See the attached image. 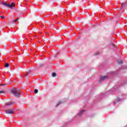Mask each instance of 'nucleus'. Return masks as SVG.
Listing matches in <instances>:
<instances>
[{
	"instance_id": "1",
	"label": "nucleus",
	"mask_w": 127,
	"mask_h": 127,
	"mask_svg": "<svg viewBox=\"0 0 127 127\" xmlns=\"http://www.w3.org/2000/svg\"><path fill=\"white\" fill-rule=\"evenodd\" d=\"M12 94L15 96L16 98H18L20 96V90L19 89H16L15 88H13L11 90Z\"/></svg>"
},
{
	"instance_id": "2",
	"label": "nucleus",
	"mask_w": 127,
	"mask_h": 127,
	"mask_svg": "<svg viewBox=\"0 0 127 127\" xmlns=\"http://www.w3.org/2000/svg\"><path fill=\"white\" fill-rule=\"evenodd\" d=\"M1 4L8 8H12V7H14V6H15V4L13 2H11V4H8L6 2H2L1 3Z\"/></svg>"
},
{
	"instance_id": "3",
	"label": "nucleus",
	"mask_w": 127,
	"mask_h": 127,
	"mask_svg": "<svg viewBox=\"0 0 127 127\" xmlns=\"http://www.w3.org/2000/svg\"><path fill=\"white\" fill-rule=\"evenodd\" d=\"M4 112L5 113H6V114H10L11 115L12 114H14V111L10 109L5 110Z\"/></svg>"
},
{
	"instance_id": "4",
	"label": "nucleus",
	"mask_w": 127,
	"mask_h": 127,
	"mask_svg": "<svg viewBox=\"0 0 127 127\" xmlns=\"http://www.w3.org/2000/svg\"><path fill=\"white\" fill-rule=\"evenodd\" d=\"M13 105V102L11 101H9L5 104V106L6 107H10V106H12Z\"/></svg>"
},
{
	"instance_id": "5",
	"label": "nucleus",
	"mask_w": 127,
	"mask_h": 127,
	"mask_svg": "<svg viewBox=\"0 0 127 127\" xmlns=\"http://www.w3.org/2000/svg\"><path fill=\"white\" fill-rule=\"evenodd\" d=\"M108 77L104 76H101V80L104 81V80H106V79H107Z\"/></svg>"
},
{
	"instance_id": "6",
	"label": "nucleus",
	"mask_w": 127,
	"mask_h": 127,
	"mask_svg": "<svg viewBox=\"0 0 127 127\" xmlns=\"http://www.w3.org/2000/svg\"><path fill=\"white\" fill-rule=\"evenodd\" d=\"M85 112V110H82L79 112V113L78 114V116H81L83 113Z\"/></svg>"
},
{
	"instance_id": "7",
	"label": "nucleus",
	"mask_w": 127,
	"mask_h": 127,
	"mask_svg": "<svg viewBox=\"0 0 127 127\" xmlns=\"http://www.w3.org/2000/svg\"><path fill=\"white\" fill-rule=\"evenodd\" d=\"M9 66V64L7 63L5 64L4 65V67H5L6 68H7V67H8Z\"/></svg>"
},
{
	"instance_id": "8",
	"label": "nucleus",
	"mask_w": 127,
	"mask_h": 127,
	"mask_svg": "<svg viewBox=\"0 0 127 127\" xmlns=\"http://www.w3.org/2000/svg\"><path fill=\"white\" fill-rule=\"evenodd\" d=\"M118 63L119 64H123V61H121V60L118 61Z\"/></svg>"
},
{
	"instance_id": "9",
	"label": "nucleus",
	"mask_w": 127,
	"mask_h": 127,
	"mask_svg": "<svg viewBox=\"0 0 127 127\" xmlns=\"http://www.w3.org/2000/svg\"><path fill=\"white\" fill-rule=\"evenodd\" d=\"M8 83H5V84H0V86H7Z\"/></svg>"
},
{
	"instance_id": "10",
	"label": "nucleus",
	"mask_w": 127,
	"mask_h": 127,
	"mask_svg": "<svg viewBox=\"0 0 127 127\" xmlns=\"http://www.w3.org/2000/svg\"><path fill=\"white\" fill-rule=\"evenodd\" d=\"M34 92L35 93V94H37L38 93V90L35 89L34 91Z\"/></svg>"
},
{
	"instance_id": "11",
	"label": "nucleus",
	"mask_w": 127,
	"mask_h": 127,
	"mask_svg": "<svg viewBox=\"0 0 127 127\" xmlns=\"http://www.w3.org/2000/svg\"><path fill=\"white\" fill-rule=\"evenodd\" d=\"M5 91H0V94H5Z\"/></svg>"
},
{
	"instance_id": "12",
	"label": "nucleus",
	"mask_w": 127,
	"mask_h": 127,
	"mask_svg": "<svg viewBox=\"0 0 127 127\" xmlns=\"http://www.w3.org/2000/svg\"><path fill=\"white\" fill-rule=\"evenodd\" d=\"M29 73H30V70H28V71L27 72V73H26L25 76H28V74H29Z\"/></svg>"
},
{
	"instance_id": "13",
	"label": "nucleus",
	"mask_w": 127,
	"mask_h": 127,
	"mask_svg": "<svg viewBox=\"0 0 127 127\" xmlns=\"http://www.w3.org/2000/svg\"><path fill=\"white\" fill-rule=\"evenodd\" d=\"M52 76H53V77H56V73L53 72V73H52Z\"/></svg>"
},
{
	"instance_id": "14",
	"label": "nucleus",
	"mask_w": 127,
	"mask_h": 127,
	"mask_svg": "<svg viewBox=\"0 0 127 127\" xmlns=\"http://www.w3.org/2000/svg\"><path fill=\"white\" fill-rule=\"evenodd\" d=\"M125 4V2H122V3H121V7H123L124 6Z\"/></svg>"
},
{
	"instance_id": "15",
	"label": "nucleus",
	"mask_w": 127,
	"mask_h": 127,
	"mask_svg": "<svg viewBox=\"0 0 127 127\" xmlns=\"http://www.w3.org/2000/svg\"><path fill=\"white\" fill-rule=\"evenodd\" d=\"M16 21H17L16 19L13 20L12 22H13V23H15V22H16Z\"/></svg>"
},
{
	"instance_id": "16",
	"label": "nucleus",
	"mask_w": 127,
	"mask_h": 127,
	"mask_svg": "<svg viewBox=\"0 0 127 127\" xmlns=\"http://www.w3.org/2000/svg\"><path fill=\"white\" fill-rule=\"evenodd\" d=\"M120 101H121V99L118 98V99H117V103H118V102H120Z\"/></svg>"
},
{
	"instance_id": "17",
	"label": "nucleus",
	"mask_w": 127,
	"mask_h": 127,
	"mask_svg": "<svg viewBox=\"0 0 127 127\" xmlns=\"http://www.w3.org/2000/svg\"><path fill=\"white\" fill-rule=\"evenodd\" d=\"M0 17H1V18L3 19V18H4V16H1Z\"/></svg>"
},
{
	"instance_id": "18",
	"label": "nucleus",
	"mask_w": 127,
	"mask_h": 127,
	"mask_svg": "<svg viewBox=\"0 0 127 127\" xmlns=\"http://www.w3.org/2000/svg\"><path fill=\"white\" fill-rule=\"evenodd\" d=\"M16 20V21H17V20H19V18H18V17L17 18Z\"/></svg>"
},
{
	"instance_id": "19",
	"label": "nucleus",
	"mask_w": 127,
	"mask_h": 127,
	"mask_svg": "<svg viewBox=\"0 0 127 127\" xmlns=\"http://www.w3.org/2000/svg\"><path fill=\"white\" fill-rule=\"evenodd\" d=\"M115 104H117V102H115Z\"/></svg>"
},
{
	"instance_id": "20",
	"label": "nucleus",
	"mask_w": 127,
	"mask_h": 127,
	"mask_svg": "<svg viewBox=\"0 0 127 127\" xmlns=\"http://www.w3.org/2000/svg\"><path fill=\"white\" fill-rule=\"evenodd\" d=\"M3 54H4L5 55V53L4 54V53H3Z\"/></svg>"
}]
</instances>
